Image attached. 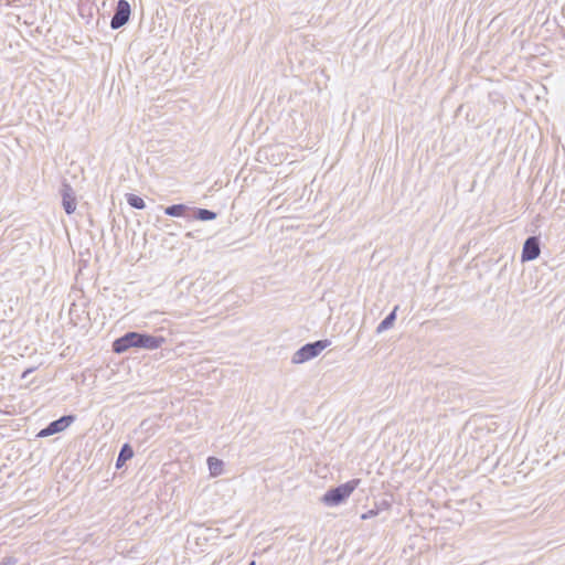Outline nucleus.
<instances>
[{
	"mask_svg": "<svg viewBox=\"0 0 565 565\" xmlns=\"http://www.w3.org/2000/svg\"><path fill=\"white\" fill-rule=\"evenodd\" d=\"M166 342L163 337H156L147 333L127 332L116 339L113 343V350L116 353H124L130 348L156 350Z\"/></svg>",
	"mask_w": 565,
	"mask_h": 565,
	"instance_id": "f257e3e1",
	"label": "nucleus"
},
{
	"mask_svg": "<svg viewBox=\"0 0 565 565\" xmlns=\"http://www.w3.org/2000/svg\"><path fill=\"white\" fill-rule=\"evenodd\" d=\"M361 483L360 479H352L335 488L329 489L322 497V502L328 507H335L344 502Z\"/></svg>",
	"mask_w": 565,
	"mask_h": 565,
	"instance_id": "f03ea898",
	"label": "nucleus"
},
{
	"mask_svg": "<svg viewBox=\"0 0 565 565\" xmlns=\"http://www.w3.org/2000/svg\"><path fill=\"white\" fill-rule=\"evenodd\" d=\"M329 344L330 341L328 340H318L311 343H307L294 353L291 362L295 364L305 363L318 356Z\"/></svg>",
	"mask_w": 565,
	"mask_h": 565,
	"instance_id": "7ed1b4c3",
	"label": "nucleus"
},
{
	"mask_svg": "<svg viewBox=\"0 0 565 565\" xmlns=\"http://www.w3.org/2000/svg\"><path fill=\"white\" fill-rule=\"evenodd\" d=\"M131 8L127 0H119L117 2L115 13L110 20V28L118 30L124 26L130 18Z\"/></svg>",
	"mask_w": 565,
	"mask_h": 565,
	"instance_id": "20e7f679",
	"label": "nucleus"
},
{
	"mask_svg": "<svg viewBox=\"0 0 565 565\" xmlns=\"http://www.w3.org/2000/svg\"><path fill=\"white\" fill-rule=\"evenodd\" d=\"M74 415H64L56 420L51 422L45 428L41 429L38 434L39 437H49L54 434L65 430L71 424L75 422Z\"/></svg>",
	"mask_w": 565,
	"mask_h": 565,
	"instance_id": "39448f33",
	"label": "nucleus"
},
{
	"mask_svg": "<svg viewBox=\"0 0 565 565\" xmlns=\"http://www.w3.org/2000/svg\"><path fill=\"white\" fill-rule=\"evenodd\" d=\"M540 239L536 236H530L525 239L522 248V262L534 260L540 256Z\"/></svg>",
	"mask_w": 565,
	"mask_h": 565,
	"instance_id": "423d86ee",
	"label": "nucleus"
},
{
	"mask_svg": "<svg viewBox=\"0 0 565 565\" xmlns=\"http://www.w3.org/2000/svg\"><path fill=\"white\" fill-rule=\"evenodd\" d=\"M62 203L66 214H73L76 210V199L71 185L63 184Z\"/></svg>",
	"mask_w": 565,
	"mask_h": 565,
	"instance_id": "0eeeda50",
	"label": "nucleus"
},
{
	"mask_svg": "<svg viewBox=\"0 0 565 565\" xmlns=\"http://www.w3.org/2000/svg\"><path fill=\"white\" fill-rule=\"evenodd\" d=\"M398 310V306L392 310L390 315H387L384 320L376 327V333L380 334L388 329H391L396 320V312Z\"/></svg>",
	"mask_w": 565,
	"mask_h": 565,
	"instance_id": "6e6552de",
	"label": "nucleus"
},
{
	"mask_svg": "<svg viewBox=\"0 0 565 565\" xmlns=\"http://www.w3.org/2000/svg\"><path fill=\"white\" fill-rule=\"evenodd\" d=\"M132 456H134V450H132L131 446L128 444H125L118 454V457L116 460V467L121 468L127 460L132 458Z\"/></svg>",
	"mask_w": 565,
	"mask_h": 565,
	"instance_id": "1a4fd4ad",
	"label": "nucleus"
},
{
	"mask_svg": "<svg viewBox=\"0 0 565 565\" xmlns=\"http://www.w3.org/2000/svg\"><path fill=\"white\" fill-rule=\"evenodd\" d=\"M207 466H209V470H210V475L212 477H217V476H221L223 473V461L218 458H215V457H209L207 458Z\"/></svg>",
	"mask_w": 565,
	"mask_h": 565,
	"instance_id": "9d476101",
	"label": "nucleus"
},
{
	"mask_svg": "<svg viewBox=\"0 0 565 565\" xmlns=\"http://www.w3.org/2000/svg\"><path fill=\"white\" fill-rule=\"evenodd\" d=\"M186 211V206L184 204H173L164 209V213L169 216L180 217Z\"/></svg>",
	"mask_w": 565,
	"mask_h": 565,
	"instance_id": "9b49d317",
	"label": "nucleus"
},
{
	"mask_svg": "<svg viewBox=\"0 0 565 565\" xmlns=\"http://www.w3.org/2000/svg\"><path fill=\"white\" fill-rule=\"evenodd\" d=\"M126 199L127 203L134 209L142 210L146 206L143 199L136 194L129 193L126 195Z\"/></svg>",
	"mask_w": 565,
	"mask_h": 565,
	"instance_id": "f8f14e48",
	"label": "nucleus"
},
{
	"mask_svg": "<svg viewBox=\"0 0 565 565\" xmlns=\"http://www.w3.org/2000/svg\"><path fill=\"white\" fill-rule=\"evenodd\" d=\"M216 217V213L207 209H196L195 218L200 221H212Z\"/></svg>",
	"mask_w": 565,
	"mask_h": 565,
	"instance_id": "ddd939ff",
	"label": "nucleus"
},
{
	"mask_svg": "<svg viewBox=\"0 0 565 565\" xmlns=\"http://www.w3.org/2000/svg\"><path fill=\"white\" fill-rule=\"evenodd\" d=\"M15 564H17V559L14 557H4L0 562V565H15Z\"/></svg>",
	"mask_w": 565,
	"mask_h": 565,
	"instance_id": "4468645a",
	"label": "nucleus"
},
{
	"mask_svg": "<svg viewBox=\"0 0 565 565\" xmlns=\"http://www.w3.org/2000/svg\"><path fill=\"white\" fill-rule=\"evenodd\" d=\"M33 371V369H28L23 372L22 374V377L25 379L31 372Z\"/></svg>",
	"mask_w": 565,
	"mask_h": 565,
	"instance_id": "2eb2a0df",
	"label": "nucleus"
},
{
	"mask_svg": "<svg viewBox=\"0 0 565 565\" xmlns=\"http://www.w3.org/2000/svg\"><path fill=\"white\" fill-rule=\"evenodd\" d=\"M248 565H256L255 561H252Z\"/></svg>",
	"mask_w": 565,
	"mask_h": 565,
	"instance_id": "dca6fc26",
	"label": "nucleus"
}]
</instances>
